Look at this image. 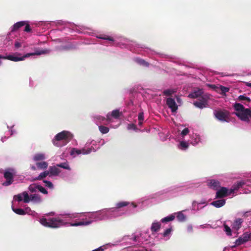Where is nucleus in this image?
Returning a JSON list of instances; mask_svg holds the SVG:
<instances>
[{
	"instance_id": "25",
	"label": "nucleus",
	"mask_w": 251,
	"mask_h": 251,
	"mask_svg": "<svg viewBox=\"0 0 251 251\" xmlns=\"http://www.w3.org/2000/svg\"><path fill=\"white\" fill-rule=\"evenodd\" d=\"M36 165L38 168L40 169H46L48 167V163L46 161H42L40 162H37Z\"/></svg>"
},
{
	"instance_id": "7",
	"label": "nucleus",
	"mask_w": 251,
	"mask_h": 251,
	"mask_svg": "<svg viewBox=\"0 0 251 251\" xmlns=\"http://www.w3.org/2000/svg\"><path fill=\"white\" fill-rule=\"evenodd\" d=\"M234 114L239 118L241 120L248 122L249 118H251V109H246L242 112H237Z\"/></svg>"
},
{
	"instance_id": "47",
	"label": "nucleus",
	"mask_w": 251,
	"mask_h": 251,
	"mask_svg": "<svg viewBox=\"0 0 251 251\" xmlns=\"http://www.w3.org/2000/svg\"><path fill=\"white\" fill-rule=\"evenodd\" d=\"M144 115L143 112H140L138 115V120L139 121H144Z\"/></svg>"
},
{
	"instance_id": "63",
	"label": "nucleus",
	"mask_w": 251,
	"mask_h": 251,
	"mask_svg": "<svg viewBox=\"0 0 251 251\" xmlns=\"http://www.w3.org/2000/svg\"><path fill=\"white\" fill-rule=\"evenodd\" d=\"M143 65H145L146 66H148L149 64H144Z\"/></svg>"
},
{
	"instance_id": "21",
	"label": "nucleus",
	"mask_w": 251,
	"mask_h": 251,
	"mask_svg": "<svg viewBox=\"0 0 251 251\" xmlns=\"http://www.w3.org/2000/svg\"><path fill=\"white\" fill-rule=\"evenodd\" d=\"M50 176L49 172L48 171H45L44 172L41 173L40 175L37 177L33 178L32 181H37V180H41L44 178H46L48 176Z\"/></svg>"
},
{
	"instance_id": "17",
	"label": "nucleus",
	"mask_w": 251,
	"mask_h": 251,
	"mask_svg": "<svg viewBox=\"0 0 251 251\" xmlns=\"http://www.w3.org/2000/svg\"><path fill=\"white\" fill-rule=\"evenodd\" d=\"M226 201L224 199L219 200L215 201H213L211 204L213 206H215L217 208H220L222 206H224L225 204Z\"/></svg>"
},
{
	"instance_id": "33",
	"label": "nucleus",
	"mask_w": 251,
	"mask_h": 251,
	"mask_svg": "<svg viewBox=\"0 0 251 251\" xmlns=\"http://www.w3.org/2000/svg\"><path fill=\"white\" fill-rule=\"evenodd\" d=\"M99 130L100 132L103 134H106L109 131V129L108 127L106 126H99Z\"/></svg>"
},
{
	"instance_id": "3",
	"label": "nucleus",
	"mask_w": 251,
	"mask_h": 251,
	"mask_svg": "<svg viewBox=\"0 0 251 251\" xmlns=\"http://www.w3.org/2000/svg\"><path fill=\"white\" fill-rule=\"evenodd\" d=\"M71 135L69 131H63L55 135L52 140L53 144L56 147L64 146L71 139Z\"/></svg>"
},
{
	"instance_id": "46",
	"label": "nucleus",
	"mask_w": 251,
	"mask_h": 251,
	"mask_svg": "<svg viewBox=\"0 0 251 251\" xmlns=\"http://www.w3.org/2000/svg\"><path fill=\"white\" fill-rule=\"evenodd\" d=\"M25 27L24 31H25V32H30L31 31V28H30V26L29 25V24H26L25 23Z\"/></svg>"
},
{
	"instance_id": "20",
	"label": "nucleus",
	"mask_w": 251,
	"mask_h": 251,
	"mask_svg": "<svg viewBox=\"0 0 251 251\" xmlns=\"http://www.w3.org/2000/svg\"><path fill=\"white\" fill-rule=\"evenodd\" d=\"M160 223L159 222L152 223V226H151V232H152V233H153L154 232L158 231L159 229L160 228Z\"/></svg>"
},
{
	"instance_id": "41",
	"label": "nucleus",
	"mask_w": 251,
	"mask_h": 251,
	"mask_svg": "<svg viewBox=\"0 0 251 251\" xmlns=\"http://www.w3.org/2000/svg\"><path fill=\"white\" fill-rule=\"evenodd\" d=\"M238 99L239 100H247V101H248L249 102H251V100L248 97H245V96H243V95H240L239 97H238Z\"/></svg>"
},
{
	"instance_id": "18",
	"label": "nucleus",
	"mask_w": 251,
	"mask_h": 251,
	"mask_svg": "<svg viewBox=\"0 0 251 251\" xmlns=\"http://www.w3.org/2000/svg\"><path fill=\"white\" fill-rule=\"evenodd\" d=\"M130 44V41L126 38L122 37L121 42L117 43V45L121 48H126Z\"/></svg>"
},
{
	"instance_id": "12",
	"label": "nucleus",
	"mask_w": 251,
	"mask_h": 251,
	"mask_svg": "<svg viewBox=\"0 0 251 251\" xmlns=\"http://www.w3.org/2000/svg\"><path fill=\"white\" fill-rule=\"evenodd\" d=\"M91 151V150L88 149H83V150H79L73 148L71 149L70 151V154L71 155H73L74 154H80L82 153L83 154H88L90 153Z\"/></svg>"
},
{
	"instance_id": "39",
	"label": "nucleus",
	"mask_w": 251,
	"mask_h": 251,
	"mask_svg": "<svg viewBox=\"0 0 251 251\" xmlns=\"http://www.w3.org/2000/svg\"><path fill=\"white\" fill-rule=\"evenodd\" d=\"M38 190L39 191L41 192V193H42L44 194H48V191H47L46 189L40 185H38Z\"/></svg>"
},
{
	"instance_id": "55",
	"label": "nucleus",
	"mask_w": 251,
	"mask_h": 251,
	"mask_svg": "<svg viewBox=\"0 0 251 251\" xmlns=\"http://www.w3.org/2000/svg\"><path fill=\"white\" fill-rule=\"evenodd\" d=\"M201 203H205V202H202V203H198L197 201H194L193 202L192 205H193V207H195L196 204H201Z\"/></svg>"
},
{
	"instance_id": "31",
	"label": "nucleus",
	"mask_w": 251,
	"mask_h": 251,
	"mask_svg": "<svg viewBox=\"0 0 251 251\" xmlns=\"http://www.w3.org/2000/svg\"><path fill=\"white\" fill-rule=\"evenodd\" d=\"M175 91L174 89H166L163 91V95H165L166 96H170L172 94L175 93Z\"/></svg>"
},
{
	"instance_id": "16",
	"label": "nucleus",
	"mask_w": 251,
	"mask_h": 251,
	"mask_svg": "<svg viewBox=\"0 0 251 251\" xmlns=\"http://www.w3.org/2000/svg\"><path fill=\"white\" fill-rule=\"evenodd\" d=\"M209 186L211 188H212L215 190H218L220 187V184L219 181L212 179L209 181Z\"/></svg>"
},
{
	"instance_id": "58",
	"label": "nucleus",
	"mask_w": 251,
	"mask_h": 251,
	"mask_svg": "<svg viewBox=\"0 0 251 251\" xmlns=\"http://www.w3.org/2000/svg\"><path fill=\"white\" fill-rule=\"evenodd\" d=\"M143 121H139V123H138L139 125V126H142V124H143Z\"/></svg>"
},
{
	"instance_id": "48",
	"label": "nucleus",
	"mask_w": 251,
	"mask_h": 251,
	"mask_svg": "<svg viewBox=\"0 0 251 251\" xmlns=\"http://www.w3.org/2000/svg\"><path fill=\"white\" fill-rule=\"evenodd\" d=\"M14 198H15V199H16V200H17L19 201H23L22 196L20 194H19L17 196H14Z\"/></svg>"
},
{
	"instance_id": "44",
	"label": "nucleus",
	"mask_w": 251,
	"mask_h": 251,
	"mask_svg": "<svg viewBox=\"0 0 251 251\" xmlns=\"http://www.w3.org/2000/svg\"><path fill=\"white\" fill-rule=\"evenodd\" d=\"M220 89H221V92L224 93L228 92L229 90V88L228 87L223 86H221V87H220Z\"/></svg>"
},
{
	"instance_id": "32",
	"label": "nucleus",
	"mask_w": 251,
	"mask_h": 251,
	"mask_svg": "<svg viewBox=\"0 0 251 251\" xmlns=\"http://www.w3.org/2000/svg\"><path fill=\"white\" fill-rule=\"evenodd\" d=\"M176 218L178 220V221L180 222H183L186 219V216L183 214V213L179 212L177 213V215L176 216Z\"/></svg>"
},
{
	"instance_id": "53",
	"label": "nucleus",
	"mask_w": 251,
	"mask_h": 251,
	"mask_svg": "<svg viewBox=\"0 0 251 251\" xmlns=\"http://www.w3.org/2000/svg\"><path fill=\"white\" fill-rule=\"evenodd\" d=\"M171 60H170V61H172V62H177V61H179V60L177 59V58L176 57H171Z\"/></svg>"
},
{
	"instance_id": "14",
	"label": "nucleus",
	"mask_w": 251,
	"mask_h": 251,
	"mask_svg": "<svg viewBox=\"0 0 251 251\" xmlns=\"http://www.w3.org/2000/svg\"><path fill=\"white\" fill-rule=\"evenodd\" d=\"M243 223V220L242 218H238L236 219L232 224V228L236 231L239 230V229L242 227Z\"/></svg>"
},
{
	"instance_id": "43",
	"label": "nucleus",
	"mask_w": 251,
	"mask_h": 251,
	"mask_svg": "<svg viewBox=\"0 0 251 251\" xmlns=\"http://www.w3.org/2000/svg\"><path fill=\"white\" fill-rule=\"evenodd\" d=\"M189 130L188 128H184V129H183L182 131H181V135L182 136H186L189 133Z\"/></svg>"
},
{
	"instance_id": "59",
	"label": "nucleus",
	"mask_w": 251,
	"mask_h": 251,
	"mask_svg": "<svg viewBox=\"0 0 251 251\" xmlns=\"http://www.w3.org/2000/svg\"><path fill=\"white\" fill-rule=\"evenodd\" d=\"M188 229H189V231H191L192 230V226H189V227H188Z\"/></svg>"
},
{
	"instance_id": "57",
	"label": "nucleus",
	"mask_w": 251,
	"mask_h": 251,
	"mask_svg": "<svg viewBox=\"0 0 251 251\" xmlns=\"http://www.w3.org/2000/svg\"><path fill=\"white\" fill-rule=\"evenodd\" d=\"M87 33L91 35L94 36L95 34L92 32H87Z\"/></svg>"
},
{
	"instance_id": "13",
	"label": "nucleus",
	"mask_w": 251,
	"mask_h": 251,
	"mask_svg": "<svg viewBox=\"0 0 251 251\" xmlns=\"http://www.w3.org/2000/svg\"><path fill=\"white\" fill-rule=\"evenodd\" d=\"M47 171L49 172L50 176H57L61 173V171L56 166H50L49 170Z\"/></svg>"
},
{
	"instance_id": "22",
	"label": "nucleus",
	"mask_w": 251,
	"mask_h": 251,
	"mask_svg": "<svg viewBox=\"0 0 251 251\" xmlns=\"http://www.w3.org/2000/svg\"><path fill=\"white\" fill-rule=\"evenodd\" d=\"M233 106L234 109H235L237 112H241L247 109L243 106V104L239 103H235Z\"/></svg>"
},
{
	"instance_id": "61",
	"label": "nucleus",
	"mask_w": 251,
	"mask_h": 251,
	"mask_svg": "<svg viewBox=\"0 0 251 251\" xmlns=\"http://www.w3.org/2000/svg\"><path fill=\"white\" fill-rule=\"evenodd\" d=\"M133 241H136V237L135 236L134 238H133Z\"/></svg>"
},
{
	"instance_id": "50",
	"label": "nucleus",
	"mask_w": 251,
	"mask_h": 251,
	"mask_svg": "<svg viewBox=\"0 0 251 251\" xmlns=\"http://www.w3.org/2000/svg\"><path fill=\"white\" fill-rule=\"evenodd\" d=\"M129 128L132 129L133 130H136L137 129V127L135 124H131L129 125Z\"/></svg>"
},
{
	"instance_id": "40",
	"label": "nucleus",
	"mask_w": 251,
	"mask_h": 251,
	"mask_svg": "<svg viewBox=\"0 0 251 251\" xmlns=\"http://www.w3.org/2000/svg\"><path fill=\"white\" fill-rule=\"evenodd\" d=\"M172 231V228H168L167 229L165 230V231L162 233V235L163 237H166L168 236L171 232Z\"/></svg>"
},
{
	"instance_id": "34",
	"label": "nucleus",
	"mask_w": 251,
	"mask_h": 251,
	"mask_svg": "<svg viewBox=\"0 0 251 251\" xmlns=\"http://www.w3.org/2000/svg\"><path fill=\"white\" fill-rule=\"evenodd\" d=\"M38 185L37 184H35L34 183L31 184L28 187L29 191L33 193L37 191V189H38Z\"/></svg>"
},
{
	"instance_id": "9",
	"label": "nucleus",
	"mask_w": 251,
	"mask_h": 251,
	"mask_svg": "<svg viewBox=\"0 0 251 251\" xmlns=\"http://www.w3.org/2000/svg\"><path fill=\"white\" fill-rule=\"evenodd\" d=\"M166 104L168 107L171 109V112H176L177 111L178 107L176 103L175 102V99L171 97L166 99Z\"/></svg>"
},
{
	"instance_id": "23",
	"label": "nucleus",
	"mask_w": 251,
	"mask_h": 251,
	"mask_svg": "<svg viewBox=\"0 0 251 251\" xmlns=\"http://www.w3.org/2000/svg\"><path fill=\"white\" fill-rule=\"evenodd\" d=\"M56 166L61 168L64 169H67L69 171L71 170L70 166H69V164L67 162V161L64 162L63 163H61L60 164H56Z\"/></svg>"
},
{
	"instance_id": "60",
	"label": "nucleus",
	"mask_w": 251,
	"mask_h": 251,
	"mask_svg": "<svg viewBox=\"0 0 251 251\" xmlns=\"http://www.w3.org/2000/svg\"><path fill=\"white\" fill-rule=\"evenodd\" d=\"M31 169L32 170H35L36 168H35V166H32L31 167Z\"/></svg>"
},
{
	"instance_id": "27",
	"label": "nucleus",
	"mask_w": 251,
	"mask_h": 251,
	"mask_svg": "<svg viewBox=\"0 0 251 251\" xmlns=\"http://www.w3.org/2000/svg\"><path fill=\"white\" fill-rule=\"evenodd\" d=\"M122 113L118 109H115L111 112V116L115 119H118L121 115Z\"/></svg>"
},
{
	"instance_id": "15",
	"label": "nucleus",
	"mask_w": 251,
	"mask_h": 251,
	"mask_svg": "<svg viewBox=\"0 0 251 251\" xmlns=\"http://www.w3.org/2000/svg\"><path fill=\"white\" fill-rule=\"evenodd\" d=\"M13 211L15 213L19 215H25V214L28 213V211H31V209L29 208H26L25 210L22 208H13Z\"/></svg>"
},
{
	"instance_id": "36",
	"label": "nucleus",
	"mask_w": 251,
	"mask_h": 251,
	"mask_svg": "<svg viewBox=\"0 0 251 251\" xmlns=\"http://www.w3.org/2000/svg\"><path fill=\"white\" fill-rule=\"evenodd\" d=\"M245 184V182L243 181H240L237 182V184H235L233 186V187L234 189H236L237 190L239 189L240 188L242 187Z\"/></svg>"
},
{
	"instance_id": "45",
	"label": "nucleus",
	"mask_w": 251,
	"mask_h": 251,
	"mask_svg": "<svg viewBox=\"0 0 251 251\" xmlns=\"http://www.w3.org/2000/svg\"><path fill=\"white\" fill-rule=\"evenodd\" d=\"M180 145L184 149H186L188 147V144L185 141L180 142Z\"/></svg>"
},
{
	"instance_id": "1",
	"label": "nucleus",
	"mask_w": 251,
	"mask_h": 251,
	"mask_svg": "<svg viewBox=\"0 0 251 251\" xmlns=\"http://www.w3.org/2000/svg\"><path fill=\"white\" fill-rule=\"evenodd\" d=\"M46 50H39L35 49L32 52L27 53L24 55L20 54H13L6 55H0V59H6L11 61L18 62L24 60L25 58H35L37 56L47 53Z\"/></svg>"
},
{
	"instance_id": "35",
	"label": "nucleus",
	"mask_w": 251,
	"mask_h": 251,
	"mask_svg": "<svg viewBox=\"0 0 251 251\" xmlns=\"http://www.w3.org/2000/svg\"><path fill=\"white\" fill-rule=\"evenodd\" d=\"M224 231L226 233V234L227 236H231V228L229 226H228L227 225H226L224 224Z\"/></svg>"
},
{
	"instance_id": "52",
	"label": "nucleus",
	"mask_w": 251,
	"mask_h": 251,
	"mask_svg": "<svg viewBox=\"0 0 251 251\" xmlns=\"http://www.w3.org/2000/svg\"><path fill=\"white\" fill-rule=\"evenodd\" d=\"M237 191L236 189H234V188L233 187L232 188H231L229 192H228V195H230L231 194L234 193V192Z\"/></svg>"
},
{
	"instance_id": "56",
	"label": "nucleus",
	"mask_w": 251,
	"mask_h": 251,
	"mask_svg": "<svg viewBox=\"0 0 251 251\" xmlns=\"http://www.w3.org/2000/svg\"><path fill=\"white\" fill-rule=\"evenodd\" d=\"M20 46H21L20 43H19V42H16V43H15V47H16V48H19V47H20Z\"/></svg>"
},
{
	"instance_id": "51",
	"label": "nucleus",
	"mask_w": 251,
	"mask_h": 251,
	"mask_svg": "<svg viewBox=\"0 0 251 251\" xmlns=\"http://www.w3.org/2000/svg\"><path fill=\"white\" fill-rule=\"evenodd\" d=\"M207 86L213 90L215 89L216 88V85L214 84H207Z\"/></svg>"
},
{
	"instance_id": "37",
	"label": "nucleus",
	"mask_w": 251,
	"mask_h": 251,
	"mask_svg": "<svg viewBox=\"0 0 251 251\" xmlns=\"http://www.w3.org/2000/svg\"><path fill=\"white\" fill-rule=\"evenodd\" d=\"M24 199L23 201L25 203H28L29 201V198L28 196V194H27L26 192H23V193Z\"/></svg>"
},
{
	"instance_id": "49",
	"label": "nucleus",
	"mask_w": 251,
	"mask_h": 251,
	"mask_svg": "<svg viewBox=\"0 0 251 251\" xmlns=\"http://www.w3.org/2000/svg\"><path fill=\"white\" fill-rule=\"evenodd\" d=\"M31 200H38L39 199V196L37 194L31 195Z\"/></svg>"
},
{
	"instance_id": "26",
	"label": "nucleus",
	"mask_w": 251,
	"mask_h": 251,
	"mask_svg": "<svg viewBox=\"0 0 251 251\" xmlns=\"http://www.w3.org/2000/svg\"><path fill=\"white\" fill-rule=\"evenodd\" d=\"M33 159L35 161L43 160L45 159V155L44 154L42 153L35 154L34 156Z\"/></svg>"
},
{
	"instance_id": "11",
	"label": "nucleus",
	"mask_w": 251,
	"mask_h": 251,
	"mask_svg": "<svg viewBox=\"0 0 251 251\" xmlns=\"http://www.w3.org/2000/svg\"><path fill=\"white\" fill-rule=\"evenodd\" d=\"M96 37L97 38L101 39L107 41L110 45H113L114 44V42L115 40L114 38L111 36L103 34L97 35H96Z\"/></svg>"
},
{
	"instance_id": "2",
	"label": "nucleus",
	"mask_w": 251,
	"mask_h": 251,
	"mask_svg": "<svg viewBox=\"0 0 251 251\" xmlns=\"http://www.w3.org/2000/svg\"><path fill=\"white\" fill-rule=\"evenodd\" d=\"M210 95L204 94L202 89H198L190 93L188 97L192 99L199 98L198 100L193 102L195 106L200 109L207 107L208 100L210 99Z\"/></svg>"
},
{
	"instance_id": "8",
	"label": "nucleus",
	"mask_w": 251,
	"mask_h": 251,
	"mask_svg": "<svg viewBox=\"0 0 251 251\" xmlns=\"http://www.w3.org/2000/svg\"><path fill=\"white\" fill-rule=\"evenodd\" d=\"M249 240H251V234L245 233L236 240L235 244L236 246H240Z\"/></svg>"
},
{
	"instance_id": "29",
	"label": "nucleus",
	"mask_w": 251,
	"mask_h": 251,
	"mask_svg": "<svg viewBox=\"0 0 251 251\" xmlns=\"http://www.w3.org/2000/svg\"><path fill=\"white\" fill-rule=\"evenodd\" d=\"M75 48V47L74 45L69 44L67 45L62 46L61 48V50H71L74 49Z\"/></svg>"
},
{
	"instance_id": "4",
	"label": "nucleus",
	"mask_w": 251,
	"mask_h": 251,
	"mask_svg": "<svg viewBox=\"0 0 251 251\" xmlns=\"http://www.w3.org/2000/svg\"><path fill=\"white\" fill-rule=\"evenodd\" d=\"M40 222L42 225L52 228H58L64 224V221L58 218H51L48 220L45 218H42Z\"/></svg>"
},
{
	"instance_id": "30",
	"label": "nucleus",
	"mask_w": 251,
	"mask_h": 251,
	"mask_svg": "<svg viewBox=\"0 0 251 251\" xmlns=\"http://www.w3.org/2000/svg\"><path fill=\"white\" fill-rule=\"evenodd\" d=\"M175 219V216L174 215H170L167 217H166L165 218H162L161 220L162 223H166L168 222L169 221H172Z\"/></svg>"
},
{
	"instance_id": "6",
	"label": "nucleus",
	"mask_w": 251,
	"mask_h": 251,
	"mask_svg": "<svg viewBox=\"0 0 251 251\" xmlns=\"http://www.w3.org/2000/svg\"><path fill=\"white\" fill-rule=\"evenodd\" d=\"M14 176V172L13 170L8 169L5 170L4 173V177L5 178L6 181L3 182L2 185L5 186H8L13 182V179Z\"/></svg>"
},
{
	"instance_id": "24",
	"label": "nucleus",
	"mask_w": 251,
	"mask_h": 251,
	"mask_svg": "<svg viewBox=\"0 0 251 251\" xmlns=\"http://www.w3.org/2000/svg\"><path fill=\"white\" fill-rule=\"evenodd\" d=\"M91 221H81L79 222H77L76 223H74L71 224L72 226H87L89 224H91Z\"/></svg>"
},
{
	"instance_id": "10",
	"label": "nucleus",
	"mask_w": 251,
	"mask_h": 251,
	"mask_svg": "<svg viewBox=\"0 0 251 251\" xmlns=\"http://www.w3.org/2000/svg\"><path fill=\"white\" fill-rule=\"evenodd\" d=\"M216 191V198L217 199H222L228 196V189L226 187H222Z\"/></svg>"
},
{
	"instance_id": "28",
	"label": "nucleus",
	"mask_w": 251,
	"mask_h": 251,
	"mask_svg": "<svg viewBox=\"0 0 251 251\" xmlns=\"http://www.w3.org/2000/svg\"><path fill=\"white\" fill-rule=\"evenodd\" d=\"M129 202H127L126 201L119 202L118 203H117V204H116L115 209L117 208H121L124 206H127L129 204Z\"/></svg>"
},
{
	"instance_id": "64",
	"label": "nucleus",
	"mask_w": 251,
	"mask_h": 251,
	"mask_svg": "<svg viewBox=\"0 0 251 251\" xmlns=\"http://www.w3.org/2000/svg\"><path fill=\"white\" fill-rule=\"evenodd\" d=\"M247 212L245 213H244V216H246V214Z\"/></svg>"
},
{
	"instance_id": "5",
	"label": "nucleus",
	"mask_w": 251,
	"mask_h": 251,
	"mask_svg": "<svg viewBox=\"0 0 251 251\" xmlns=\"http://www.w3.org/2000/svg\"><path fill=\"white\" fill-rule=\"evenodd\" d=\"M213 113L216 119L222 122H228L230 120V113L227 110H215Z\"/></svg>"
},
{
	"instance_id": "19",
	"label": "nucleus",
	"mask_w": 251,
	"mask_h": 251,
	"mask_svg": "<svg viewBox=\"0 0 251 251\" xmlns=\"http://www.w3.org/2000/svg\"><path fill=\"white\" fill-rule=\"evenodd\" d=\"M25 25V21H20L17 22L16 23L14 24V25L11 27V31H16Z\"/></svg>"
},
{
	"instance_id": "62",
	"label": "nucleus",
	"mask_w": 251,
	"mask_h": 251,
	"mask_svg": "<svg viewBox=\"0 0 251 251\" xmlns=\"http://www.w3.org/2000/svg\"><path fill=\"white\" fill-rule=\"evenodd\" d=\"M248 86L249 87H251V83H248Z\"/></svg>"
},
{
	"instance_id": "54",
	"label": "nucleus",
	"mask_w": 251,
	"mask_h": 251,
	"mask_svg": "<svg viewBox=\"0 0 251 251\" xmlns=\"http://www.w3.org/2000/svg\"><path fill=\"white\" fill-rule=\"evenodd\" d=\"M92 251H103V249L102 247H100V248H97V249H95V250H93Z\"/></svg>"
},
{
	"instance_id": "38",
	"label": "nucleus",
	"mask_w": 251,
	"mask_h": 251,
	"mask_svg": "<svg viewBox=\"0 0 251 251\" xmlns=\"http://www.w3.org/2000/svg\"><path fill=\"white\" fill-rule=\"evenodd\" d=\"M133 61L135 63H148L146 61H145L144 59H142V58H141L140 57H135L133 59Z\"/></svg>"
},
{
	"instance_id": "42",
	"label": "nucleus",
	"mask_w": 251,
	"mask_h": 251,
	"mask_svg": "<svg viewBox=\"0 0 251 251\" xmlns=\"http://www.w3.org/2000/svg\"><path fill=\"white\" fill-rule=\"evenodd\" d=\"M44 183H46V186L50 189L53 188V184L51 182L47 180H44Z\"/></svg>"
}]
</instances>
